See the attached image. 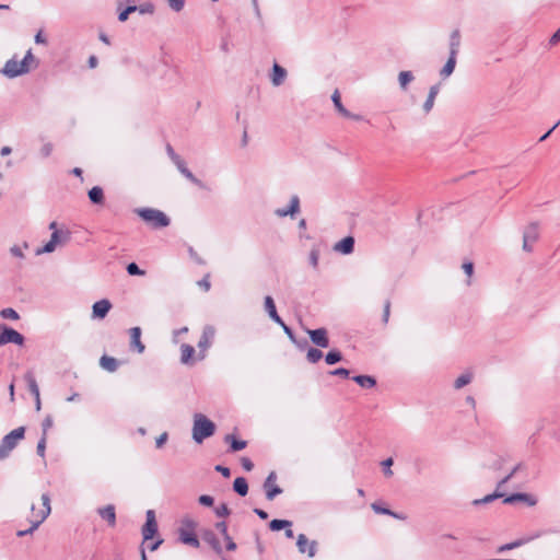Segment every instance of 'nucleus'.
Returning <instances> with one entry per match:
<instances>
[{"label": "nucleus", "instance_id": "nucleus-1", "mask_svg": "<svg viewBox=\"0 0 560 560\" xmlns=\"http://www.w3.org/2000/svg\"><path fill=\"white\" fill-rule=\"evenodd\" d=\"M32 62H35V57L32 49H28L21 61H18L15 58L8 60L1 72L8 78H16L30 72Z\"/></svg>", "mask_w": 560, "mask_h": 560}, {"label": "nucleus", "instance_id": "nucleus-2", "mask_svg": "<svg viewBox=\"0 0 560 560\" xmlns=\"http://www.w3.org/2000/svg\"><path fill=\"white\" fill-rule=\"evenodd\" d=\"M40 499L43 503V509L39 510L38 512H35V506L32 505L31 510L33 513V518L30 521L31 527L27 529L18 530V537H24L33 534L39 527V525L49 516L51 512L50 497L48 493H43Z\"/></svg>", "mask_w": 560, "mask_h": 560}, {"label": "nucleus", "instance_id": "nucleus-3", "mask_svg": "<svg viewBox=\"0 0 560 560\" xmlns=\"http://www.w3.org/2000/svg\"><path fill=\"white\" fill-rule=\"evenodd\" d=\"M215 432V424L202 413L194 415L192 439L200 444Z\"/></svg>", "mask_w": 560, "mask_h": 560}, {"label": "nucleus", "instance_id": "nucleus-4", "mask_svg": "<svg viewBox=\"0 0 560 560\" xmlns=\"http://www.w3.org/2000/svg\"><path fill=\"white\" fill-rule=\"evenodd\" d=\"M135 213L138 214L152 229H162L170 225V218L161 210L154 208H137Z\"/></svg>", "mask_w": 560, "mask_h": 560}, {"label": "nucleus", "instance_id": "nucleus-5", "mask_svg": "<svg viewBox=\"0 0 560 560\" xmlns=\"http://www.w3.org/2000/svg\"><path fill=\"white\" fill-rule=\"evenodd\" d=\"M25 428L19 427L4 435L0 443V460L5 459L16 447L18 443L24 439Z\"/></svg>", "mask_w": 560, "mask_h": 560}, {"label": "nucleus", "instance_id": "nucleus-6", "mask_svg": "<svg viewBox=\"0 0 560 560\" xmlns=\"http://www.w3.org/2000/svg\"><path fill=\"white\" fill-rule=\"evenodd\" d=\"M196 527V522L186 518L183 521V526L178 529V539L180 542L191 546L194 548H198L200 546L199 539L197 538L194 529Z\"/></svg>", "mask_w": 560, "mask_h": 560}, {"label": "nucleus", "instance_id": "nucleus-7", "mask_svg": "<svg viewBox=\"0 0 560 560\" xmlns=\"http://www.w3.org/2000/svg\"><path fill=\"white\" fill-rule=\"evenodd\" d=\"M24 340V336L15 329L7 325H0V347L7 343H15L22 346Z\"/></svg>", "mask_w": 560, "mask_h": 560}, {"label": "nucleus", "instance_id": "nucleus-8", "mask_svg": "<svg viewBox=\"0 0 560 560\" xmlns=\"http://www.w3.org/2000/svg\"><path fill=\"white\" fill-rule=\"evenodd\" d=\"M296 547L300 553H307L310 558H313L317 551V541H308L304 534H300L296 538Z\"/></svg>", "mask_w": 560, "mask_h": 560}, {"label": "nucleus", "instance_id": "nucleus-9", "mask_svg": "<svg viewBox=\"0 0 560 560\" xmlns=\"http://www.w3.org/2000/svg\"><path fill=\"white\" fill-rule=\"evenodd\" d=\"M147 521L142 527V536L144 540H150L158 532V523L155 520V513L153 510L147 511Z\"/></svg>", "mask_w": 560, "mask_h": 560}, {"label": "nucleus", "instance_id": "nucleus-10", "mask_svg": "<svg viewBox=\"0 0 560 560\" xmlns=\"http://www.w3.org/2000/svg\"><path fill=\"white\" fill-rule=\"evenodd\" d=\"M276 479V472L271 471L264 482L266 498L269 501L273 500L278 494L282 493V489L275 483Z\"/></svg>", "mask_w": 560, "mask_h": 560}, {"label": "nucleus", "instance_id": "nucleus-11", "mask_svg": "<svg viewBox=\"0 0 560 560\" xmlns=\"http://www.w3.org/2000/svg\"><path fill=\"white\" fill-rule=\"evenodd\" d=\"M215 336V328L211 325L203 327L202 335L198 341V348L200 352L207 351L213 342Z\"/></svg>", "mask_w": 560, "mask_h": 560}, {"label": "nucleus", "instance_id": "nucleus-12", "mask_svg": "<svg viewBox=\"0 0 560 560\" xmlns=\"http://www.w3.org/2000/svg\"><path fill=\"white\" fill-rule=\"evenodd\" d=\"M307 334L314 345L320 348H327L329 347V339L327 336V330L325 328H317V329H308Z\"/></svg>", "mask_w": 560, "mask_h": 560}, {"label": "nucleus", "instance_id": "nucleus-13", "mask_svg": "<svg viewBox=\"0 0 560 560\" xmlns=\"http://www.w3.org/2000/svg\"><path fill=\"white\" fill-rule=\"evenodd\" d=\"M110 308H112V303L108 300H106V299L100 300V301L95 302L92 306V316H93V318L102 319L108 314Z\"/></svg>", "mask_w": 560, "mask_h": 560}, {"label": "nucleus", "instance_id": "nucleus-14", "mask_svg": "<svg viewBox=\"0 0 560 560\" xmlns=\"http://www.w3.org/2000/svg\"><path fill=\"white\" fill-rule=\"evenodd\" d=\"M526 502L529 506H534L537 503L536 498L527 493H513L503 499V503L513 504L515 502Z\"/></svg>", "mask_w": 560, "mask_h": 560}, {"label": "nucleus", "instance_id": "nucleus-15", "mask_svg": "<svg viewBox=\"0 0 560 560\" xmlns=\"http://www.w3.org/2000/svg\"><path fill=\"white\" fill-rule=\"evenodd\" d=\"M287 74V70L279 63L275 62L270 73V81L272 85L280 86L284 82Z\"/></svg>", "mask_w": 560, "mask_h": 560}, {"label": "nucleus", "instance_id": "nucleus-16", "mask_svg": "<svg viewBox=\"0 0 560 560\" xmlns=\"http://www.w3.org/2000/svg\"><path fill=\"white\" fill-rule=\"evenodd\" d=\"M334 249L343 255L351 254L354 249V238L352 236H346L335 244Z\"/></svg>", "mask_w": 560, "mask_h": 560}, {"label": "nucleus", "instance_id": "nucleus-17", "mask_svg": "<svg viewBox=\"0 0 560 560\" xmlns=\"http://www.w3.org/2000/svg\"><path fill=\"white\" fill-rule=\"evenodd\" d=\"M264 305L265 311L268 313L269 317L275 323L282 324V318L278 315L275 301L270 295L265 296Z\"/></svg>", "mask_w": 560, "mask_h": 560}, {"label": "nucleus", "instance_id": "nucleus-18", "mask_svg": "<svg viewBox=\"0 0 560 560\" xmlns=\"http://www.w3.org/2000/svg\"><path fill=\"white\" fill-rule=\"evenodd\" d=\"M141 337V328L132 327L130 329V346L137 350L138 353H143L145 347L140 340Z\"/></svg>", "mask_w": 560, "mask_h": 560}, {"label": "nucleus", "instance_id": "nucleus-19", "mask_svg": "<svg viewBox=\"0 0 560 560\" xmlns=\"http://www.w3.org/2000/svg\"><path fill=\"white\" fill-rule=\"evenodd\" d=\"M100 516L105 520L109 526H115L116 524V512L115 506L113 504H108L104 508L97 510Z\"/></svg>", "mask_w": 560, "mask_h": 560}, {"label": "nucleus", "instance_id": "nucleus-20", "mask_svg": "<svg viewBox=\"0 0 560 560\" xmlns=\"http://www.w3.org/2000/svg\"><path fill=\"white\" fill-rule=\"evenodd\" d=\"M539 238V225L537 222L529 223L523 232V240L530 241L532 243L537 242Z\"/></svg>", "mask_w": 560, "mask_h": 560}, {"label": "nucleus", "instance_id": "nucleus-21", "mask_svg": "<svg viewBox=\"0 0 560 560\" xmlns=\"http://www.w3.org/2000/svg\"><path fill=\"white\" fill-rule=\"evenodd\" d=\"M202 539L211 546V548L218 553L221 555L223 549L221 547V544L217 537V535L212 530H206L202 534Z\"/></svg>", "mask_w": 560, "mask_h": 560}, {"label": "nucleus", "instance_id": "nucleus-22", "mask_svg": "<svg viewBox=\"0 0 560 560\" xmlns=\"http://www.w3.org/2000/svg\"><path fill=\"white\" fill-rule=\"evenodd\" d=\"M439 91H440L439 84H434L430 88L428 97L423 104V110L425 114H429L431 112V109L433 108L434 101H435L436 95L439 94Z\"/></svg>", "mask_w": 560, "mask_h": 560}, {"label": "nucleus", "instance_id": "nucleus-23", "mask_svg": "<svg viewBox=\"0 0 560 560\" xmlns=\"http://www.w3.org/2000/svg\"><path fill=\"white\" fill-rule=\"evenodd\" d=\"M70 240V232L68 230H55L51 233L50 240L54 244H65Z\"/></svg>", "mask_w": 560, "mask_h": 560}, {"label": "nucleus", "instance_id": "nucleus-24", "mask_svg": "<svg viewBox=\"0 0 560 560\" xmlns=\"http://www.w3.org/2000/svg\"><path fill=\"white\" fill-rule=\"evenodd\" d=\"M100 365L108 372H115L118 369V361L113 357L104 354L100 359Z\"/></svg>", "mask_w": 560, "mask_h": 560}, {"label": "nucleus", "instance_id": "nucleus-25", "mask_svg": "<svg viewBox=\"0 0 560 560\" xmlns=\"http://www.w3.org/2000/svg\"><path fill=\"white\" fill-rule=\"evenodd\" d=\"M194 353L195 349L192 346L183 343L180 346V362L183 364H190Z\"/></svg>", "mask_w": 560, "mask_h": 560}, {"label": "nucleus", "instance_id": "nucleus-26", "mask_svg": "<svg viewBox=\"0 0 560 560\" xmlns=\"http://www.w3.org/2000/svg\"><path fill=\"white\" fill-rule=\"evenodd\" d=\"M233 490L241 497H245L248 492V483L244 477L235 478L233 482Z\"/></svg>", "mask_w": 560, "mask_h": 560}, {"label": "nucleus", "instance_id": "nucleus-27", "mask_svg": "<svg viewBox=\"0 0 560 560\" xmlns=\"http://www.w3.org/2000/svg\"><path fill=\"white\" fill-rule=\"evenodd\" d=\"M352 380L363 388H372L376 385V380L370 375H357Z\"/></svg>", "mask_w": 560, "mask_h": 560}, {"label": "nucleus", "instance_id": "nucleus-28", "mask_svg": "<svg viewBox=\"0 0 560 560\" xmlns=\"http://www.w3.org/2000/svg\"><path fill=\"white\" fill-rule=\"evenodd\" d=\"M460 46V33L454 30L450 36V55L457 56Z\"/></svg>", "mask_w": 560, "mask_h": 560}, {"label": "nucleus", "instance_id": "nucleus-29", "mask_svg": "<svg viewBox=\"0 0 560 560\" xmlns=\"http://www.w3.org/2000/svg\"><path fill=\"white\" fill-rule=\"evenodd\" d=\"M456 57L455 55H450L446 63L444 65V67L441 69V77L442 78H448L453 72H454V69H455V66H456Z\"/></svg>", "mask_w": 560, "mask_h": 560}, {"label": "nucleus", "instance_id": "nucleus-30", "mask_svg": "<svg viewBox=\"0 0 560 560\" xmlns=\"http://www.w3.org/2000/svg\"><path fill=\"white\" fill-rule=\"evenodd\" d=\"M225 442L230 443L232 452H238L246 447L247 442L243 440H237L234 435L228 434L224 438Z\"/></svg>", "mask_w": 560, "mask_h": 560}, {"label": "nucleus", "instance_id": "nucleus-31", "mask_svg": "<svg viewBox=\"0 0 560 560\" xmlns=\"http://www.w3.org/2000/svg\"><path fill=\"white\" fill-rule=\"evenodd\" d=\"M415 77L411 71H400L398 74L399 86L402 91H407L409 83L413 81Z\"/></svg>", "mask_w": 560, "mask_h": 560}, {"label": "nucleus", "instance_id": "nucleus-32", "mask_svg": "<svg viewBox=\"0 0 560 560\" xmlns=\"http://www.w3.org/2000/svg\"><path fill=\"white\" fill-rule=\"evenodd\" d=\"M89 198L92 203L100 205L104 201L103 189L98 186H94L89 190Z\"/></svg>", "mask_w": 560, "mask_h": 560}, {"label": "nucleus", "instance_id": "nucleus-33", "mask_svg": "<svg viewBox=\"0 0 560 560\" xmlns=\"http://www.w3.org/2000/svg\"><path fill=\"white\" fill-rule=\"evenodd\" d=\"M331 101L340 115L350 116V112L341 103V98H340V94H339L338 90H336L332 93Z\"/></svg>", "mask_w": 560, "mask_h": 560}, {"label": "nucleus", "instance_id": "nucleus-34", "mask_svg": "<svg viewBox=\"0 0 560 560\" xmlns=\"http://www.w3.org/2000/svg\"><path fill=\"white\" fill-rule=\"evenodd\" d=\"M292 526V522L288 520L275 518L269 523V528L273 532H278Z\"/></svg>", "mask_w": 560, "mask_h": 560}, {"label": "nucleus", "instance_id": "nucleus-35", "mask_svg": "<svg viewBox=\"0 0 560 560\" xmlns=\"http://www.w3.org/2000/svg\"><path fill=\"white\" fill-rule=\"evenodd\" d=\"M471 381H472V373L466 372L455 380L454 387L456 389H460L464 386L468 385Z\"/></svg>", "mask_w": 560, "mask_h": 560}, {"label": "nucleus", "instance_id": "nucleus-36", "mask_svg": "<svg viewBox=\"0 0 560 560\" xmlns=\"http://www.w3.org/2000/svg\"><path fill=\"white\" fill-rule=\"evenodd\" d=\"M342 360V354L339 350L332 349L325 355V361L328 365L336 364Z\"/></svg>", "mask_w": 560, "mask_h": 560}, {"label": "nucleus", "instance_id": "nucleus-37", "mask_svg": "<svg viewBox=\"0 0 560 560\" xmlns=\"http://www.w3.org/2000/svg\"><path fill=\"white\" fill-rule=\"evenodd\" d=\"M503 497H504L503 493H501L499 491H495V492H493L491 494H488V495H486V497H483L481 499L474 500L472 504L474 505L487 504V503H490V502L494 501L498 498H503Z\"/></svg>", "mask_w": 560, "mask_h": 560}, {"label": "nucleus", "instance_id": "nucleus-38", "mask_svg": "<svg viewBox=\"0 0 560 560\" xmlns=\"http://www.w3.org/2000/svg\"><path fill=\"white\" fill-rule=\"evenodd\" d=\"M372 509L375 513L377 514H385V515H390L395 518H398V520H402L404 517L400 516L399 514L393 512L392 510L387 509V508H382L381 505H378L377 503H373L372 505Z\"/></svg>", "mask_w": 560, "mask_h": 560}, {"label": "nucleus", "instance_id": "nucleus-39", "mask_svg": "<svg viewBox=\"0 0 560 560\" xmlns=\"http://www.w3.org/2000/svg\"><path fill=\"white\" fill-rule=\"evenodd\" d=\"M323 358V352L317 348H310L306 353V359L311 363H316Z\"/></svg>", "mask_w": 560, "mask_h": 560}, {"label": "nucleus", "instance_id": "nucleus-40", "mask_svg": "<svg viewBox=\"0 0 560 560\" xmlns=\"http://www.w3.org/2000/svg\"><path fill=\"white\" fill-rule=\"evenodd\" d=\"M27 248H28V244L26 242H24L23 245H13L12 247H10V253L12 256L23 259L25 257L23 249H27Z\"/></svg>", "mask_w": 560, "mask_h": 560}, {"label": "nucleus", "instance_id": "nucleus-41", "mask_svg": "<svg viewBox=\"0 0 560 560\" xmlns=\"http://www.w3.org/2000/svg\"><path fill=\"white\" fill-rule=\"evenodd\" d=\"M24 380L27 384L30 392H34V390H37V388H39L33 372H31V371L26 372L24 375Z\"/></svg>", "mask_w": 560, "mask_h": 560}, {"label": "nucleus", "instance_id": "nucleus-42", "mask_svg": "<svg viewBox=\"0 0 560 560\" xmlns=\"http://www.w3.org/2000/svg\"><path fill=\"white\" fill-rule=\"evenodd\" d=\"M54 425V418L51 415H47L42 422V436L47 438L48 431Z\"/></svg>", "mask_w": 560, "mask_h": 560}, {"label": "nucleus", "instance_id": "nucleus-43", "mask_svg": "<svg viewBox=\"0 0 560 560\" xmlns=\"http://www.w3.org/2000/svg\"><path fill=\"white\" fill-rule=\"evenodd\" d=\"M527 540L525 539H517V540H514L512 542H508L505 545H502L498 548V552H504V551H508V550H512V549H515L517 547H521L522 545H524Z\"/></svg>", "mask_w": 560, "mask_h": 560}, {"label": "nucleus", "instance_id": "nucleus-44", "mask_svg": "<svg viewBox=\"0 0 560 560\" xmlns=\"http://www.w3.org/2000/svg\"><path fill=\"white\" fill-rule=\"evenodd\" d=\"M183 176H185L190 183H192L194 185L198 186L199 188H206L205 184L198 179L190 171L189 168H186L184 170L182 173H180Z\"/></svg>", "mask_w": 560, "mask_h": 560}, {"label": "nucleus", "instance_id": "nucleus-45", "mask_svg": "<svg viewBox=\"0 0 560 560\" xmlns=\"http://www.w3.org/2000/svg\"><path fill=\"white\" fill-rule=\"evenodd\" d=\"M0 316L4 319H11V320H18L20 318L19 313L12 307L3 308L0 312Z\"/></svg>", "mask_w": 560, "mask_h": 560}, {"label": "nucleus", "instance_id": "nucleus-46", "mask_svg": "<svg viewBox=\"0 0 560 560\" xmlns=\"http://www.w3.org/2000/svg\"><path fill=\"white\" fill-rule=\"evenodd\" d=\"M289 212H291V217L296 214L300 211V198L296 195H293L290 199V205L288 207Z\"/></svg>", "mask_w": 560, "mask_h": 560}, {"label": "nucleus", "instance_id": "nucleus-47", "mask_svg": "<svg viewBox=\"0 0 560 560\" xmlns=\"http://www.w3.org/2000/svg\"><path fill=\"white\" fill-rule=\"evenodd\" d=\"M279 325L282 327V329H283L284 334L289 337V339H290L293 343H295L298 347H300V348H301V347H302V345L296 340V338H295V335H294L293 330H292L288 325H285V323H284L283 320H282V324H279Z\"/></svg>", "mask_w": 560, "mask_h": 560}, {"label": "nucleus", "instance_id": "nucleus-48", "mask_svg": "<svg viewBox=\"0 0 560 560\" xmlns=\"http://www.w3.org/2000/svg\"><path fill=\"white\" fill-rule=\"evenodd\" d=\"M57 245L54 244L51 241H48V243L45 244V246L37 248L35 254L42 255V254H49L52 253L56 249Z\"/></svg>", "mask_w": 560, "mask_h": 560}, {"label": "nucleus", "instance_id": "nucleus-49", "mask_svg": "<svg viewBox=\"0 0 560 560\" xmlns=\"http://www.w3.org/2000/svg\"><path fill=\"white\" fill-rule=\"evenodd\" d=\"M57 245L54 244L51 241H48V243L45 244V246L37 248L35 254L42 255V254H49L52 253L56 249Z\"/></svg>", "mask_w": 560, "mask_h": 560}, {"label": "nucleus", "instance_id": "nucleus-50", "mask_svg": "<svg viewBox=\"0 0 560 560\" xmlns=\"http://www.w3.org/2000/svg\"><path fill=\"white\" fill-rule=\"evenodd\" d=\"M46 443H47V438L45 436H40L38 443H37V446H36V453L38 456H40L42 458L45 457V452H46Z\"/></svg>", "mask_w": 560, "mask_h": 560}, {"label": "nucleus", "instance_id": "nucleus-51", "mask_svg": "<svg viewBox=\"0 0 560 560\" xmlns=\"http://www.w3.org/2000/svg\"><path fill=\"white\" fill-rule=\"evenodd\" d=\"M154 9L155 8L151 2H145V3L138 5V12L140 14H153Z\"/></svg>", "mask_w": 560, "mask_h": 560}, {"label": "nucleus", "instance_id": "nucleus-52", "mask_svg": "<svg viewBox=\"0 0 560 560\" xmlns=\"http://www.w3.org/2000/svg\"><path fill=\"white\" fill-rule=\"evenodd\" d=\"M127 272L130 276H142V275H144V270L140 269L139 266L136 262H130L127 266Z\"/></svg>", "mask_w": 560, "mask_h": 560}, {"label": "nucleus", "instance_id": "nucleus-53", "mask_svg": "<svg viewBox=\"0 0 560 560\" xmlns=\"http://www.w3.org/2000/svg\"><path fill=\"white\" fill-rule=\"evenodd\" d=\"M231 513L229 506L225 503H222L221 505L215 508V514L218 517H226Z\"/></svg>", "mask_w": 560, "mask_h": 560}, {"label": "nucleus", "instance_id": "nucleus-54", "mask_svg": "<svg viewBox=\"0 0 560 560\" xmlns=\"http://www.w3.org/2000/svg\"><path fill=\"white\" fill-rule=\"evenodd\" d=\"M170 8L175 11L179 12L184 9L185 0H167Z\"/></svg>", "mask_w": 560, "mask_h": 560}, {"label": "nucleus", "instance_id": "nucleus-55", "mask_svg": "<svg viewBox=\"0 0 560 560\" xmlns=\"http://www.w3.org/2000/svg\"><path fill=\"white\" fill-rule=\"evenodd\" d=\"M389 315H390V301L386 300L384 303V310H383V316H382V320L384 324L388 323Z\"/></svg>", "mask_w": 560, "mask_h": 560}, {"label": "nucleus", "instance_id": "nucleus-56", "mask_svg": "<svg viewBox=\"0 0 560 560\" xmlns=\"http://www.w3.org/2000/svg\"><path fill=\"white\" fill-rule=\"evenodd\" d=\"M198 502L203 506H212L214 500L211 495L202 494L198 498Z\"/></svg>", "mask_w": 560, "mask_h": 560}, {"label": "nucleus", "instance_id": "nucleus-57", "mask_svg": "<svg viewBox=\"0 0 560 560\" xmlns=\"http://www.w3.org/2000/svg\"><path fill=\"white\" fill-rule=\"evenodd\" d=\"M520 468H521V464H517L508 476H505L502 480H500V482L498 483V489H500L503 485H505L516 474V471Z\"/></svg>", "mask_w": 560, "mask_h": 560}, {"label": "nucleus", "instance_id": "nucleus-58", "mask_svg": "<svg viewBox=\"0 0 560 560\" xmlns=\"http://www.w3.org/2000/svg\"><path fill=\"white\" fill-rule=\"evenodd\" d=\"M319 253L317 249H312L310 253V264L316 268L318 266Z\"/></svg>", "mask_w": 560, "mask_h": 560}, {"label": "nucleus", "instance_id": "nucleus-59", "mask_svg": "<svg viewBox=\"0 0 560 560\" xmlns=\"http://www.w3.org/2000/svg\"><path fill=\"white\" fill-rule=\"evenodd\" d=\"M330 374L334 376L348 377L350 374V371L345 368H338V369L330 371Z\"/></svg>", "mask_w": 560, "mask_h": 560}, {"label": "nucleus", "instance_id": "nucleus-60", "mask_svg": "<svg viewBox=\"0 0 560 560\" xmlns=\"http://www.w3.org/2000/svg\"><path fill=\"white\" fill-rule=\"evenodd\" d=\"M224 541H225V548L226 550L229 551H234L236 550L237 546L236 544L234 542V540L232 539V537L229 535V536H225L223 537Z\"/></svg>", "mask_w": 560, "mask_h": 560}, {"label": "nucleus", "instance_id": "nucleus-61", "mask_svg": "<svg viewBox=\"0 0 560 560\" xmlns=\"http://www.w3.org/2000/svg\"><path fill=\"white\" fill-rule=\"evenodd\" d=\"M198 285L203 289L206 292H208L211 288V283L209 281V275H206L205 278L198 281Z\"/></svg>", "mask_w": 560, "mask_h": 560}, {"label": "nucleus", "instance_id": "nucleus-62", "mask_svg": "<svg viewBox=\"0 0 560 560\" xmlns=\"http://www.w3.org/2000/svg\"><path fill=\"white\" fill-rule=\"evenodd\" d=\"M189 256L191 259H194L198 265H205L206 261L195 252L192 247H189L188 249Z\"/></svg>", "mask_w": 560, "mask_h": 560}, {"label": "nucleus", "instance_id": "nucleus-63", "mask_svg": "<svg viewBox=\"0 0 560 560\" xmlns=\"http://www.w3.org/2000/svg\"><path fill=\"white\" fill-rule=\"evenodd\" d=\"M382 465L384 466V474L385 476H392L393 470L390 469V466L393 465V458L385 459Z\"/></svg>", "mask_w": 560, "mask_h": 560}, {"label": "nucleus", "instance_id": "nucleus-64", "mask_svg": "<svg viewBox=\"0 0 560 560\" xmlns=\"http://www.w3.org/2000/svg\"><path fill=\"white\" fill-rule=\"evenodd\" d=\"M464 272L470 278L474 273V264L471 261H465L462 266Z\"/></svg>", "mask_w": 560, "mask_h": 560}]
</instances>
